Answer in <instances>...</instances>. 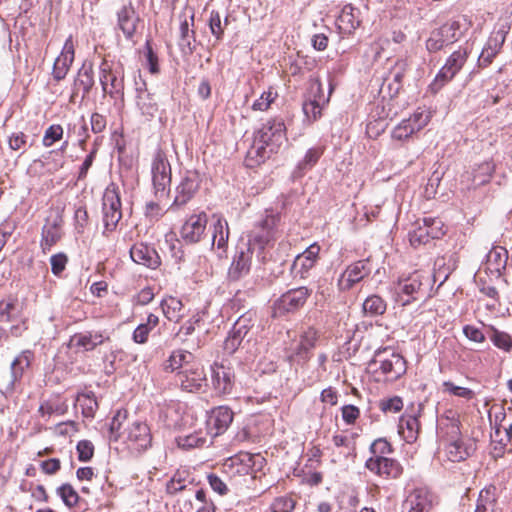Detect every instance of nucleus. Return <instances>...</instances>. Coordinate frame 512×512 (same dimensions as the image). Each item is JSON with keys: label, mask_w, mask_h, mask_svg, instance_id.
<instances>
[{"label": "nucleus", "mask_w": 512, "mask_h": 512, "mask_svg": "<svg viewBox=\"0 0 512 512\" xmlns=\"http://www.w3.org/2000/svg\"><path fill=\"white\" fill-rule=\"evenodd\" d=\"M286 141L284 121L281 118L269 119L255 133L253 143L245 158L246 166L253 168L264 163L273 154L278 153Z\"/></svg>", "instance_id": "f257e3e1"}, {"label": "nucleus", "mask_w": 512, "mask_h": 512, "mask_svg": "<svg viewBox=\"0 0 512 512\" xmlns=\"http://www.w3.org/2000/svg\"><path fill=\"white\" fill-rule=\"evenodd\" d=\"M149 94L144 95L143 93L138 95L137 105L142 111V114L153 117L158 110L155 102L147 101Z\"/></svg>", "instance_id": "052dcab7"}, {"label": "nucleus", "mask_w": 512, "mask_h": 512, "mask_svg": "<svg viewBox=\"0 0 512 512\" xmlns=\"http://www.w3.org/2000/svg\"><path fill=\"white\" fill-rule=\"evenodd\" d=\"M17 307L13 301H0V329L5 332V325L15 320Z\"/></svg>", "instance_id": "c03bdc74"}, {"label": "nucleus", "mask_w": 512, "mask_h": 512, "mask_svg": "<svg viewBox=\"0 0 512 512\" xmlns=\"http://www.w3.org/2000/svg\"><path fill=\"white\" fill-rule=\"evenodd\" d=\"M320 252V246L316 243L310 245L304 252L297 255L293 264L292 272L301 279H306L308 272L315 266Z\"/></svg>", "instance_id": "412c9836"}, {"label": "nucleus", "mask_w": 512, "mask_h": 512, "mask_svg": "<svg viewBox=\"0 0 512 512\" xmlns=\"http://www.w3.org/2000/svg\"><path fill=\"white\" fill-rule=\"evenodd\" d=\"M471 22L465 16L449 19L430 32L426 40V49L430 53L442 50L444 47L457 42L469 30Z\"/></svg>", "instance_id": "f03ea898"}, {"label": "nucleus", "mask_w": 512, "mask_h": 512, "mask_svg": "<svg viewBox=\"0 0 512 512\" xmlns=\"http://www.w3.org/2000/svg\"><path fill=\"white\" fill-rule=\"evenodd\" d=\"M495 166L492 162L485 161L473 171L472 182L474 186H481L489 182Z\"/></svg>", "instance_id": "37998d69"}, {"label": "nucleus", "mask_w": 512, "mask_h": 512, "mask_svg": "<svg viewBox=\"0 0 512 512\" xmlns=\"http://www.w3.org/2000/svg\"><path fill=\"white\" fill-rule=\"evenodd\" d=\"M254 327V321L252 319V314L246 313L241 315L236 322L234 323L232 329L230 330V334L243 342L249 343L252 340L251 330Z\"/></svg>", "instance_id": "c756f323"}, {"label": "nucleus", "mask_w": 512, "mask_h": 512, "mask_svg": "<svg viewBox=\"0 0 512 512\" xmlns=\"http://www.w3.org/2000/svg\"><path fill=\"white\" fill-rule=\"evenodd\" d=\"M63 136V128L60 125L50 126L43 137V144L51 146L55 141L60 140Z\"/></svg>", "instance_id": "69168bd1"}, {"label": "nucleus", "mask_w": 512, "mask_h": 512, "mask_svg": "<svg viewBox=\"0 0 512 512\" xmlns=\"http://www.w3.org/2000/svg\"><path fill=\"white\" fill-rule=\"evenodd\" d=\"M186 488L185 479L180 472H176L166 484V492L170 495L183 491Z\"/></svg>", "instance_id": "13d9d810"}, {"label": "nucleus", "mask_w": 512, "mask_h": 512, "mask_svg": "<svg viewBox=\"0 0 512 512\" xmlns=\"http://www.w3.org/2000/svg\"><path fill=\"white\" fill-rule=\"evenodd\" d=\"M192 354L184 350H175L169 358L164 362L163 369L165 372H174L175 370H183L184 366L191 363Z\"/></svg>", "instance_id": "f704fd0d"}, {"label": "nucleus", "mask_w": 512, "mask_h": 512, "mask_svg": "<svg viewBox=\"0 0 512 512\" xmlns=\"http://www.w3.org/2000/svg\"><path fill=\"white\" fill-rule=\"evenodd\" d=\"M64 220L58 210H52L46 218L42 229L41 246L44 252L50 251L52 246L61 240L63 236Z\"/></svg>", "instance_id": "9d476101"}, {"label": "nucleus", "mask_w": 512, "mask_h": 512, "mask_svg": "<svg viewBox=\"0 0 512 512\" xmlns=\"http://www.w3.org/2000/svg\"><path fill=\"white\" fill-rule=\"evenodd\" d=\"M408 63L405 59H398L390 69L384 84L387 82V89L390 97L399 94L403 86V78L407 72Z\"/></svg>", "instance_id": "393cba45"}, {"label": "nucleus", "mask_w": 512, "mask_h": 512, "mask_svg": "<svg viewBox=\"0 0 512 512\" xmlns=\"http://www.w3.org/2000/svg\"><path fill=\"white\" fill-rule=\"evenodd\" d=\"M235 374L231 367L215 363L211 366V383L218 395H227L232 392Z\"/></svg>", "instance_id": "dca6fc26"}, {"label": "nucleus", "mask_w": 512, "mask_h": 512, "mask_svg": "<svg viewBox=\"0 0 512 512\" xmlns=\"http://www.w3.org/2000/svg\"><path fill=\"white\" fill-rule=\"evenodd\" d=\"M431 239L432 238L428 232V227H425L424 224L409 232V241L414 247L427 244Z\"/></svg>", "instance_id": "de8ad7c7"}, {"label": "nucleus", "mask_w": 512, "mask_h": 512, "mask_svg": "<svg viewBox=\"0 0 512 512\" xmlns=\"http://www.w3.org/2000/svg\"><path fill=\"white\" fill-rule=\"evenodd\" d=\"M212 245L225 249L228 244L229 227L227 221L220 215H213Z\"/></svg>", "instance_id": "7c9ffc66"}, {"label": "nucleus", "mask_w": 512, "mask_h": 512, "mask_svg": "<svg viewBox=\"0 0 512 512\" xmlns=\"http://www.w3.org/2000/svg\"><path fill=\"white\" fill-rule=\"evenodd\" d=\"M122 218L119 188L111 183L103 195V223L105 230L113 231Z\"/></svg>", "instance_id": "39448f33"}, {"label": "nucleus", "mask_w": 512, "mask_h": 512, "mask_svg": "<svg viewBox=\"0 0 512 512\" xmlns=\"http://www.w3.org/2000/svg\"><path fill=\"white\" fill-rule=\"evenodd\" d=\"M141 19L131 1L117 11V25L128 40H132L137 32Z\"/></svg>", "instance_id": "6ab92c4d"}, {"label": "nucleus", "mask_w": 512, "mask_h": 512, "mask_svg": "<svg viewBox=\"0 0 512 512\" xmlns=\"http://www.w3.org/2000/svg\"><path fill=\"white\" fill-rule=\"evenodd\" d=\"M398 430L407 443H414L420 430L418 418L414 415L403 414L399 419Z\"/></svg>", "instance_id": "cd10ccee"}, {"label": "nucleus", "mask_w": 512, "mask_h": 512, "mask_svg": "<svg viewBox=\"0 0 512 512\" xmlns=\"http://www.w3.org/2000/svg\"><path fill=\"white\" fill-rule=\"evenodd\" d=\"M443 387L449 393L461 398H465L467 400H470L474 397V392L471 389L457 386L451 381H445L443 383Z\"/></svg>", "instance_id": "4d7b16f0"}, {"label": "nucleus", "mask_w": 512, "mask_h": 512, "mask_svg": "<svg viewBox=\"0 0 512 512\" xmlns=\"http://www.w3.org/2000/svg\"><path fill=\"white\" fill-rule=\"evenodd\" d=\"M127 440L138 450L147 449L151 446L152 442V435L149 426L142 421L133 422L128 429Z\"/></svg>", "instance_id": "b1692460"}, {"label": "nucleus", "mask_w": 512, "mask_h": 512, "mask_svg": "<svg viewBox=\"0 0 512 512\" xmlns=\"http://www.w3.org/2000/svg\"><path fill=\"white\" fill-rule=\"evenodd\" d=\"M387 304L378 295H370L365 299L362 305V311L366 316H379L385 313Z\"/></svg>", "instance_id": "e433bc0d"}, {"label": "nucleus", "mask_w": 512, "mask_h": 512, "mask_svg": "<svg viewBox=\"0 0 512 512\" xmlns=\"http://www.w3.org/2000/svg\"><path fill=\"white\" fill-rule=\"evenodd\" d=\"M103 343V336L100 333L91 332L88 333H79L73 335L68 343V347H79L83 348L85 351L93 350L96 346Z\"/></svg>", "instance_id": "2f4dec72"}, {"label": "nucleus", "mask_w": 512, "mask_h": 512, "mask_svg": "<svg viewBox=\"0 0 512 512\" xmlns=\"http://www.w3.org/2000/svg\"><path fill=\"white\" fill-rule=\"evenodd\" d=\"M339 21L347 24L350 29H356L360 25L359 10L351 4L342 8Z\"/></svg>", "instance_id": "a18cd8bd"}, {"label": "nucleus", "mask_w": 512, "mask_h": 512, "mask_svg": "<svg viewBox=\"0 0 512 512\" xmlns=\"http://www.w3.org/2000/svg\"><path fill=\"white\" fill-rule=\"evenodd\" d=\"M370 364H379L380 371L388 381H395L406 372L404 357L387 348L377 350Z\"/></svg>", "instance_id": "20e7f679"}, {"label": "nucleus", "mask_w": 512, "mask_h": 512, "mask_svg": "<svg viewBox=\"0 0 512 512\" xmlns=\"http://www.w3.org/2000/svg\"><path fill=\"white\" fill-rule=\"evenodd\" d=\"M279 221V217L276 215H267L261 220L255 229L251 232L249 240L246 243L253 250L258 248L260 254L265 246L269 245L275 240L276 226Z\"/></svg>", "instance_id": "6e6552de"}, {"label": "nucleus", "mask_w": 512, "mask_h": 512, "mask_svg": "<svg viewBox=\"0 0 512 512\" xmlns=\"http://www.w3.org/2000/svg\"><path fill=\"white\" fill-rule=\"evenodd\" d=\"M495 503L496 487L490 485L480 491L475 512H486L489 508L493 509Z\"/></svg>", "instance_id": "58836bf2"}, {"label": "nucleus", "mask_w": 512, "mask_h": 512, "mask_svg": "<svg viewBox=\"0 0 512 512\" xmlns=\"http://www.w3.org/2000/svg\"><path fill=\"white\" fill-rule=\"evenodd\" d=\"M295 508V501L288 496L278 497L272 504L273 512H292Z\"/></svg>", "instance_id": "680f3d73"}, {"label": "nucleus", "mask_w": 512, "mask_h": 512, "mask_svg": "<svg viewBox=\"0 0 512 512\" xmlns=\"http://www.w3.org/2000/svg\"><path fill=\"white\" fill-rule=\"evenodd\" d=\"M276 97H277V92H274L271 89L268 91H265L253 103L252 109L259 110V111H265L270 107L271 103L275 100Z\"/></svg>", "instance_id": "6e6d98bb"}, {"label": "nucleus", "mask_w": 512, "mask_h": 512, "mask_svg": "<svg viewBox=\"0 0 512 512\" xmlns=\"http://www.w3.org/2000/svg\"><path fill=\"white\" fill-rule=\"evenodd\" d=\"M254 251L246 243L238 246V250L228 270V278L231 281H238L249 273Z\"/></svg>", "instance_id": "f8f14e48"}, {"label": "nucleus", "mask_w": 512, "mask_h": 512, "mask_svg": "<svg viewBox=\"0 0 512 512\" xmlns=\"http://www.w3.org/2000/svg\"><path fill=\"white\" fill-rule=\"evenodd\" d=\"M468 58L466 49L460 48L454 51L446 60L444 66L436 75L434 81L430 84L433 93H437L446 83L451 81L455 75L462 69Z\"/></svg>", "instance_id": "423d86ee"}, {"label": "nucleus", "mask_w": 512, "mask_h": 512, "mask_svg": "<svg viewBox=\"0 0 512 512\" xmlns=\"http://www.w3.org/2000/svg\"><path fill=\"white\" fill-rule=\"evenodd\" d=\"M100 83L102 85L103 91L107 94H110L111 96L114 94H119L123 89L122 80L118 79L110 69H101Z\"/></svg>", "instance_id": "c9c22d12"}, {"label": "nucleus", "mask_w": 512, "mask_h": 512, "mask_svg": "<svg viewBox=\"0 0 512 512\" xmlns=\"http://www.w3.org/2000/svg\"><path fill=\"white\" fill-rule=\"evenodd\" d=\"M474 444L465 445L461 439L457 443L448 445L449 459L453 462L465 460L474 451Z\"/></svg>", "instance_id": "ea45409f"}, {"label": "nucleus", "mask_w": 512, "mask_h": 512, "mask_svg": "<svg viewBox=\"0 0 512 512\" xmlns=\"http://www.w3.org/2000/svg\"><path fill=\"white\" fill-rule=\"evenodd\" d=\"M341 411L342 419L348 425L354 424L360 415L359 408L354 405H344Z\"/></svg>", "instance_id": "774afa93"}, {"label": "nucleus", "mask_w": 512, "mask_h": 512, "mask_svg": "<svg viewBox=\"0 0 512 512\" xmlns=\"http://www.w3.org/2000/svg\"><path fill=\"white\" fill-rule=\"evenodd\" d=\"M209 27L211 33L216 37V39L221 40L224 34V27L222 26L221 17L218 11H211Z\"/></svg>", "instance_id": "bf43d9fd"}, {"label": "nucleus", "mask_w": 512, "mask_h": 512, "mask_svg": "<svg viewBox=\"0 0 512 512\" xmlns=\"http://www.w3.org/2000/svg\"><path fill=\"white\" fill-rule=\"evenodd\" d=\"M423 224L425 227H428V232L432 239H439L445 234L443 222L438 218L426 217L423 219Z\"/></svg>", "instance_id": "603ef678"}, {"label": "nucleus", "mask_w": 512, "mask_h": 512, "mask_svg": "<svg viewBox=\"0 0 512 512\" xmlns=\"http://www.w3.org/2000/svg\"><path fill=\"white\" fill-rule=\"evenodd\" d=\"M370 452L374 457L384 456L392 452V446L385 438H378L371 444Z\"/></svg>", "instance_id": "e2e57ef3"}, {"label": "nucleus", "mask_w": 512, "mask_h": 512, "mask_svg": "<svg viewBox=\"0 0 512 512\" xmlns=\"http://www.w3.org/2000/svg\"><path fill=\"white\" fill-rule=\"evenodd\" d=\"M365 467L381 477L391 479L400 477L403 472V467L397 460L385 456L370 457Z\"/></svg>", "instance_id": "4468645a"}, {"label": "nucleus", "mask_w": 512, "mask_h": 512, "mask_svg": "<svg viewBox=\"0 0 512 512\" xmlns=\"http://www.w3.org/2000/svg\"><path fill=\"white\" fill-rule=\"evenodd\" d=\"M200 186V176L197 172L188 171L176 187V196L171 209L185 205L190 201Z\"/></svg>", "instance_id": "a211bd4d"}, {"label": "nucleus", "mask_w": 512, "mask_h": 512, "mask_svg": "<svg viewBox=\"0 0 512 512\" xmlns=\"http://www.w3.org/2000/svg\"><path fill=\"white\" fill-rule=\"evenodd\" d=\"M438 435L447 446L457 443L461 439L460 423L457 419H448L443 423L438 431Z\"/></svg>", "instance_id": "473e14b6"}, {"label": "nucleus", "mask_w": 512, "mask_h": 512, "mask_svg": "<svg viewBox=\"0 0 512 512\" xmlns=\"http://www.w3.org/2000/svg\"><path fill=\"white\" fill-rule=\"evenodd\" d=\"M421 275L415 272L407 278L400 279L396 285L397 301L402 306L410 304L419 298L422 287Z\"/></svg>", "instance_id": "9b49d317"}, {"label": "nucleus", "mask_w": 512, "mask_h": 512, "mask_svg": "<svg viewBox=\"0 0 512 512\" xmlns=\"http://www.w3.org/2000/svg\"><path fill=\"white\" fill-rule=\"evenodd\" d=\"M207 222L208 216L205 212L191 215L180 230L182 239L190 244L199 242L205 233Z\"/></svg>", "instance_id": "f3484780"}, {"label": "nucleus", "mask_w": 512, "mask_h": 512, "mask_svg": "<svg viewBox=\"0 0 512 512\" xmlns=\"http://www.w3.org/2000/svg\"><path fill=\"white\" fill-rule=\"evenodd\" d=\"M32 358L33 354L30 351H24L13 360L11 364L13 382L22 377L25 369L30 366Z\"/></svg>", "instance_id": "a19ab883"}, {"label": "nucleus", "mask_w": 512, "mask_h": 512, "mask_svg": "<svg viewBox=\"0 0 512 512\" xmlns=\"http://www.w3.org/2000/svg\"><path fill=\"white\" fill-rule=\"evenodd\" d=\"M368 260H360L349 265L338 279L340 291H349L371 273Z\"/></svg>", "instance_id": "ddd939ff"}, {"label": "nucleus", "mask_w": 512, "mask_h": 512, "mask_svg": "<svg viewBox=\"0 0 512 512\" xmlns=\"http://www.w3.org/2000/svg\"><path fill=\"white\" fill-rule=\"evenodd\" d=\"M379 408L384 413H398L403 408V400L399 396H393L388 399H382L379 402Z\"/></svg>", "instance_id": "864d4df0"}, {"label": "nucleus", "mask_w": 512, "mask_h": 512, "mask_svg": "<svg viewBox=\"0 0 512 512\" xmlns=\"http://www.w3.org/2000/svg\"><path fill=\"white\" fill-rule=\"evenodd\" d=\"M418 130L411 124V121L404 119L395 129L393 130V138L397 140H403L410 137L413 133Z\"/></svg>", "instance_id": "5fc2aeb1"}, {"label": "nucleus", "mask_w": 512, "mask_h": 512, "mask_svg": "<svg viewBox=\"0 0 512 512\" xmlns=\"http://www.w3.org/2000/svg\"><path fill=\"white\" fill-rule=\"evenodd\" d=\"M176 382L184 391L190 393L203 391L207 386V379L203 366L199 363L186 364L183 370H179L176 374Z\"/></svg>", "instance_id": "0eeeda50"}, {"label": "nucleus", "mask_w": 512, "mask_h": 512, "mask_svg": "<svg viewBox=\"0 0 512 512\" xmlns=\"http://www.w3.org/2000/svg\"><path fill=\"white\" fill-rule=\"evenodd\" d=\"M317 339L318 332L313 327L307 328L301 334L300 342L295 353L298 361L306 362L310 358V351L315 347Z\"/></svg>", "instance_id": "c85d7f7f"}, {"label": "nucleus", "mask_w": 512, "mask_h": 512, "mask_svg": "<svg viewBox=\"0 0 512 512\" xmlns=\"http://www.w3.org/2000/svg\"><path fill=\"white\" fill-rule=\"evenodd\" d=\"M88 225L89 218L86 208L83 206L75 208L72 218V226L76 238L84 234Z\"/></svg>", "instance_id": "79ce46f5"}, {"label": "nucleus", "mask_w": 512, "mask_h": 512, "mask_svg": "<svg viewBox=\"0 0 512 512\" xmlns=\"http://www.w3.org/2000/svg\"><path fill=\"white\" fill-rule=\"evenodd\" d=\"M434 501V494L426 486H419L410 491L403 505L408 512H429Z\"/></svg>", "instance_id": "2eb2a0df"}, {"label": "nucleus", "mask_w": 512, "mask_h": 512, "mask_svg": "<svg viewBox=\"0 0 512 512\" xmlns=\"http://www.w3.org/2000/svg\"><path fill=\"white\" fill-rule=\"evenodd\" d=\"M508 251L504 247H493L486 257L485 270L491 275L500 277L506 268Z\"/></svg>", "instance_id": "a878e982"}, {"label": "nucleus", "mask_w": 512, "mask_h": 512, "mask_svg": "<svg viewBox=\"0 0 512 512\" xmlns=\"http://www.w3.org/2000/svg\"><path fill=\"white\" fill-rule=\"evenodd\" d=\"M321 155L322 150L320 148H310L306 152L303 160L298 163L297 168L300 171L312 168L317 163Z\"/></svg>", "instance_id": "3c124183"}, {"label": "nucleus", "mask_w": 512, "mask_h": 512, "mask_svg": "<svg viewBox=\"0 0 512 512\" xmlns=\"http://www.w3.org/2000/svg\"><path fill=\"white\" fill-rule=\"evenodd\" d=\"M194 25V12L190 15V19L185 18L180 24V40L179 48L183 55H192L195 51V31L190 28Z\"/></svg>", "instance_id": "bb28decb"}, {"label": "nucleus", "mask_w": 512, "mask_h": 512, "mask_svg": "<svg viewBox=\"0 0 512 512\" xmlns=\"http://www.w3.org/2000/svg\"><path fill=\"white\" fill-rule=\"evenodd\" d=\"M176 441L180 448L191 449L202 446L206 440L205 438L201 437L199 433H193L189 435L179 436L176 439Z\"/></svg>", "instance_id": "8fccbe9b"}, {"label": "nucleus", "mask_w": 512, "mask_h": 512, "mask_svg": "<svg viewBox=\"0 0 512 512\" xmlns=\"http://www.w3.org/2000/svg\"><path fill=\"white\" fill-rule=\"evenodd\" d=\"M130 256L135 263L152 269L157 268L161 263L157 251L144 243L133 245L130 249Z\"/></svg>", "instance_id": "5701e85b"}, {"label": "nucleus", "mask_w": 512, "mask_h": 512, "mask_svg": "<svg viewBox=\"0 0 512 512\" xmlns=\"http://www.w3.org/2000/svg\"><path fill=\"white\" fill-rule=\"evenodd\" d=\"M151 174L155 196L159 199L166 197L170 192L172 171L169 160L161 149H158L154 154Z\"/></svg>", "instance_id": "7ed1b4c3"}, {"label": "nucleus", "mask_w": 512, "mask_h": 512, "mask_svg": "<svg viewBox=\"0 0 512 512\" xmlns=\"http://www.w3.org/2000/svg\"><path fill=\"white\" fill-rule=\"evenodd\" d=\"M323 104L320 100L314 98H308L302 105V110L309 122H314L321 117Z\"/></svg>", "instance_id": "49530a36"}, {"label": "nucleus", "mask_w": 512, "mask_h": 512, "mask_svg": "<svg viewBox=\"0 0 512 512\" xmlns=\"http://www.w3.org/2000/svg\"><path fill=\"white\" fill-rule=\"evenodd\" d=\"M506 32L502 29L494 31L488 38L485 46L482 49L481 54L478 57V66L481 68L488 67L493 59L501 51L502 46L505 42Z\"/></svg>", "instance_id": "aec40b11"}, {"label": "nucleus", "mask_w": 512, "mask_h": 512, "mask_svg": "<svg viewBox=\"0 0 512 512\" xmlns=\"http://www.w3.org/2000/svg\"><path fill=\"white\" fill-rule=\"evenodd\" d=\"M311 293L312 290L308 289L305 286L288 290L275 301V313L283 315L286 313H293L298 311L305 305Z\"/></svg>", "instance_id": "1a4fd4ad"}, {"label": "nucleus", "mask_w": 512, "mask_h": 512, "mask_svg": "<svg viewBox=\"0 0 512 512\" xmlns=\"http://www.w3.org/2000/svg\"><path fill=\"white\" fill-rule=\"evenodd\" d=\"M95 452L94 444L90 440H81L76 445L77 458L81 462H89Z\"/></svg>", "instance_id": "09e8293b"}, {"label": "nucleus", "mask_w": 512, "mask_h": 512, "mask_svg": "<svg viewBox=\"0 0 512 512\" xmlns=\"http://www.w3.org/2000/svg\"><path fill=\"white\" fill-rule=\"evenodd\" d=\"M491 340L496 347L503 349L505 351H509L512 347V339L510 335L505 332H499L495 330L491 337Z\"/></svg>", "instance_id": "0e129e2a"}, {"label": "nucleus", "mask_w": 512, "mask_h": 512, "mask_svg": "<svg viewBox=\"0 0 512 512\" xmlns=\"http://www.w3.org/2000/svg\"><path fill=\"white\" fill-rule=\"evenodd\" d=\"M92 84V77L87 71L79 72L74 82V90L70 96V102L76 103L78 99L82 101L89 92Z\"/></svg>", "instance_id": "72a5a7b5"}, {"label": "nucleus", "mask_w": 512, "mask_h": 512, "mask_svg": "<svg viewBox=\"0 0 512 512\" xmlns=\"http://www.w3.org/2000/svg\"><path fill=\"white\" fill-rule=\"evenodd\" d=\"M234 413L228 406H218L211 410L207 424L215 436L223 434L231 425Z\"/></svg>", "instance_id": "4be33fe9"}, {"label": "nucleus", "mask_w": 512, "mask_h": 512, "mask_svg": "<svg viewBox=\"0 0 512 512\" xmlns=\"http://www.w3.org/2000/svg\"><path fill=\"white\" fill-rule=\"evenodd\" d=\"M207 480L213 491L219 495H226L229 491L226 483L216 474L210 473L207 475Z\"/></svg>", "instance_id": "338daca9"}, {"label": "nucleus", "mask_w": 512, "mask_h": 512, "mask_svg": "<svg viewBox=\"0 0 512 512\" xmlns=\"http://www.w3.org/2000/svg\"><path fill=\"white\" fill-rule=\"evenodd\" d=\"M161 307L165 317L169 321H178L182 316L183 304L176 297H168L162 300Z\"/></svg>", "instance_id": "4c0bfd02"}]
</instances>
